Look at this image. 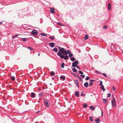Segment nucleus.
Wrapping results in <instances>:
<instances>
[{
	"instance_id": "1",
	"label": "nucleus",
	"mask_w": 123,
	"mask_h": 123,
	"mask_svg": "<svg viewBox=\"0 0 123 123\" xmlns=\"http://www.w3.org/2000/svg\"><path fill=\"white\" fill-rule=\"evenodd\" d=\"M65 49L63 48H61L59 49L58 52L57 53V55L60 57L62 59H64L65 60H66L69 58V57L67 55L65 56L63 55H62V53L65 54Z\"/></svg>"
},
{
	"instance_id": "2",
	"label": "nucleus",
	"mask_w": 123,
	"mask_h": 123,
	"mask_svg": "<svg viewBox=\"0 0 123 123\" xmlns=\"http://www.w3.org/2000/svg\"><path fill=\"white\" fill-rule=\"evenodd\" d=\"M79 62L77 60L75 61L72 63V66L74 67H76L77 65L78 64Z\"/></svg>"
},
{
	"instance_id": "3",
	"label": "nucleus",
	"mask_w": 123,
	"mask_h": 123,
	"mask_svg": "<svg viewBox=\"0 0 123 123\" xmlns=\"http://www.w3.org/2000/svg\"><path fill=\"white\" fill-rule=\"evenodd\" d=\"M111 104L112 107L116 106V102L115 99H113L111 101Z\"/></svg>"
},
{
	"instance_id": "4",
	"label": "nucleus",
	"mask_w": 123,
	"mask_h": 123,
	"mask_svg": "<svg viewBox=\"0 0 123 123\" xmlns=\"http://www.w3.org/2000/svg\"><path fill=\"white\" fill-rule=\"evenodd\" d=\"M44 102L45 105L48 108L49 107V105L47 102V100L46 99H44Z\"/></svg>"
},
{
	"instance_id": "5",
	"label": "nucleus",
	"mask_w": 123,
	"mask_h": 123,
	"mask_svg": "<svg viewBox=\"0 0 123 123\" xmlns=\"http://www.w3.org/2000/svg\"><path fill=\"white\" fill-rule=\"evenodd\" d=\"M32 34L34 35H37L38 34V33L37 31L35 30H33L31 32Z\"/></svg>"
},
{
	"instance_id": "6",
	"label": "nucleus",
	"mask_w": 123,
	"mask_h": 123,
	"mask_svg": "<svg viewBox=\"0 0 123 123\" xmlns=\"http://www.w3.org/2000/svg\"><path fill=\"white\" fill-rule=\"evenodd\" d=\"M55 43L53 42H51L49 44V46L52 48H53L55 46Z\"/></svg>"
},
{
	"instance_id": "7",
	"label": "nucleus",
	"mask_w": 123,
	"mask_h": 123,
	"mask_svg": "<svg viewBox=\"0 0 123 123\" xmlns=\"http://www.w3.org/2000/svg\"><path fill=\"white\" fill-rule=\"evenodd\" d=\"M50 12L54 13L55 12V11L54 8H50Z\"/></svg>"
},
{
	"instance_id": "8",
	"label": "nucleus",
	"mask_w": 123,
	"mask_h": 123,
	"mask_svg": "<svg viewBox=\"0 0 123 123\" xmlns=\"http://www.w3.org/2000/svg\"><path fill=\"white\" fill-rule=\"evenodd\" d=\"M65 54L66 55H67L68 54H69L70 53V51L69 50H65Z\"/></svg>"
},
{
	"instance_id": "9",
	"label": "nucleus",
	"mask_w": 123,
	"mask_h": 123,
	"mask_svg": "<svg viewBox=\"0 0 123 123\" xmlns=\"http://www.w3.org/2000/svg\"><path fill=\"white\" fill-rule=\"evenodd\" d=\"M100 119L99 118L95 119V121L96 123H99Z\"/></svg>"
},
{
	"instance_id": "10",
	"label": "nucleus",
	"mask_w": 123,
	"mask_h": 123,
	"mask_svg": "<svg viewBox=\"0 0 123 123\" xmlns=\"http://www.w3.org/2000/svg\"><path fill=\"white\" fill-rule=\"evenodd\" d=\"M43 94V92H42L40 93L38 95L39 97L40 98H40L41 97H42Z\"/></svg>"
},
{
	"instance_id": "11",
	"label": "nucleus",
	"mask_w": 123,
	"mask_h": 123,
	"mask_svg": "<svg viewBox=\"0 0 123 123\" xmlns=\"http://www.w3.org/2000/svg\"><path fill=\"white\" fill-rule=\"evenodd\" d=\"M88 85V82H85L84 84V86L86 88H87Z\"/></svg>"
},
{
	"instance_id": "12",
	"label": "nucleus",
	"mask_w": 123,
	"mask_h": 123,
	"mask_svg": "<svg viewBox=\"0 0 123 123\" xmlns=\"http://www.w3.org/2000/svg\"><path fill=\"white\" fill-rule=\"evenodd\" d=\"M75 94L77 97H78L79 96V92L78 91H76L75 93Z\"/></svg>"
},
{
	"instance_id": "13",
	"label": "nucleus",
	"mask_w": 123,
	"mask_h": 123,
	"mask_svg": "<svg viewBox=\"0 0 123 123\" xmlns=\"http://www.w3.org/2000/svg\"><path fill=\"white\" fill-rule=\"evenodd\" d=\"M53 50V51L55 52H57L58 51V49L56 48H54Z\"/></svg>"
},
{
	"instance_id": "14",
	"label": "nucleus",
	"mask_w": 123,
	"mask_h": 123,
	"mask_svg": "<svg viewBox=\"0 0 123 123\" xmlns=\"http://www.w3.org/2000/svg\"><path fill=\"white\" fill-rule=\"evenodd\" d=\"M31 96L32 97L34 98L35 97V93H34L33 92H31Z\"/></svg>"
},
{
	"instance_id": "15",
	"label": "nucleus",
	"mask_w": 123,
	"mask_h": 123,
	"mask_svg": "<svg viewBox=\"0 0 123 123\" xmlns=\"http://www.w3.org/2000/svg\"><path fill=\"white\" fill-rule=\"evenodd\" d=\"M70 60L72 61H74L75 60V58L74 57H71L70 58Z\"/></svg>"
},
{
	"instance_id": "16",
	"label": "nucleus",
	"mask_w": 123,
	"mask_h": 123,
	"mask_svg": "<svg viewBox=\"0 0 123 123\" xmlns=\"http://www.w3.org/2000/svg\"><path fill=\"white\" fill-rule=\"evenodd\" d=\"M108 9L109 10H110L111 9V5L110 3L108 4Z\"/></svg>"
},
{
	"instance_id": "17",
	"label": "nucleus",
	"mask_w": 123,
	"mask_h": 123,
	"mask_svg": "<svg viewBox=\"0 0 123 123\" xmlns=\"http://www.w3.org/2000/svg\"><path fill=\"white\" fill-rule=\"evenodd\" d=\"M66 77L65 76H61L60 77V79H62L63 80L65 79Z\"/></svg>"
},
{
	"instance_id": "18",
	"label": "nucleus",
	"mask_w": 123,
	"mask_h": 123,
	"mask_svg": "<svg viewBox=\"0 0 123 123\" xmlns=\"http://www.w3.org/2000/svg\"><path fill=\"white\" fill-rule=\"evenodd\" d=\"M11 78L12 81H14L15 79V77L14 76H11Z\"/></svg>"
},
{
	"instance_id": "19",
	"label": "nucleus",
	"mask_w": 123,
	"mask_h": 123,
	"mask_svg": "<svg viewBox=\"0 0 123 123\" xmlns=\"http://www.w3.org/2000/svg\"><path fill=\"white\" fill-rule=\"evenodd\" d=\"M102 86L101 87V89L102 90L104 91L105 90V88H104V86L102 85V86Z\"/></svg>"
},
{
	"instance_id": "20",
	"label": "nucleus",
	"mask_w": 123,
	"mask_h": 123,
	"mask_svg": "<svg viewBox=\"0 0 123 123\" xmlns=\"http://www.w3.org/2000/svg\"><path fill=\"white\" fill-rule=\"evenodd\" d=\"M90 109L93 110L95 109V108L94 107H93L92 106H90Z\"/></svg>"
},
{
	"instance_id": "21",
	"label": "nucleus",
	"mask_w": 123,
	"mask_h": 123,
	"mask_svg": "<svg viewBox=\"0 0 123 123\" xmlns=\"http://www.w3.org/2000/svg\"><path fill=\"white\" fill-rule=\"evenodd\" d=\"M87 105L86 103H84L83 104V106L84 108H87Z\"/></svg>"
},
{
	"instance_id": "22",
	"label": "nucleus",
	"mask_w": 123,
	"mask_h": 123,
	"mask_svg": "<svg viewBox=\"0 0 123 123\" xmlns=\"http://www.w3.org/2000/svg\"><path fill=\"white\" fill-rule=\"evenodd\" d=\"M72 70L74 72H77V71L75 68H74L72 69Z\"/></svg>"
},
{
	"instance_id": "23",
	"label": "nucleus",
	"mask_w": 123,
	"mask_h": 123,
	"mask_svg": "<svg viewBox=\"0 0 123 123\" xmlns=\"http://www.w3.org/2000/svg\"><path fill=\"white\" fill-rule=\"evenodd\" d=\"M76 77H77L78 78H79L80 79V81H82V79H81V77H80L78 75H76Z\"/></svg>"
},
{
	"instance_id": "24",
	"label": "nucleus",
	"mask_w": 123,
	"mask_h": 123,
	"mask_svg": "<svg viewBox=\"0 0 123 123\" xmlns=\"http://www.w3.org/2000/svg\"><path fill=\"white\" fill-rule=\"evenodd\" d=\"M89 119L91 121H93V118L92 117L90 116L89 117Z\"/></svg>"
},
{
	"instance_id": "25",
	"label": "nucleus",
	"mask_w": 123,
	"mask_h": 123,
	"mask_svg": "<svg viewBox=\"0 0 123 123\" xmlns=\"http://www.w3.org/2000/svg\"><path fill=\"white\" fill-rule=\"evenodd\" d=\"M65 64L64 63H62L61 66V67L62 68H63Z\"/></svg>"
},
{
	"instance_id": "26",
	"label": "nucleus",
	"mask_w": 123,
	"mask_h": 123,
	"mask_svg": "<svg viewBox=\"0 0 123 123\" xmlns=\"http://www.w3.org/2000/svg\"><path fill=\"white\" fill-rule=\"evenodd\" d=\"M27 49H30V51L32 50L33 49L30 47H29L27 48Z\"/></svg>"
},
{
	"instance_id": "27",
	"label": "nucleus",
	"mask_w": 123,
	"mask_h": 123,
	"mask_svg": "<svg viewBox=\"0 0 123 123\" xmlns=\"http://www.w3.org/2000/svg\"><path fill=\"white\" fill-rule=\"evenodd\" d=\"M103 102L105 103H106L107 101V100L106 99H103Z\"/></svg>"
},
{
	"instance_id": "28",
	"label": "nucleus",
	"mask_w": 123,
	"mask_h": 123,
	"mask_svg": "<svg viewBox=\"0 0 123 123\" xmlns=\"http://www.w3.org/2000/svg\"><path fill=\"white\" fill-rule=\"evenodd\" d=\"M108 27L107 25H104L103 26V28L104 29H107Z\"/></svg>"
},
{
	"instance_id": "29",
	"label": "nucleus",
	"mask_w": 123,
	"mask_h": 123,
	"mask_svg": "<svg viewBox=\"0 0 123 123\" xmlns=\"http://www.w3.org/2000/svg\"><path fill=\"white\" fill-rule=\"evenodd\" d=\"M51 75H55V73L54 72H51L50 73Z\"/></svg>"
},
{
	"instance_id": "30",
	"label": "nucleus",
	"mask_w": 123,
	"mask_h": 123,
	"mask_svg": "<svg viewBox=\"0 0 123 123\" xmlns=\"http://www.w3.org/2000/svg\"><path fill=\"white\" fill-rule=\"evenodd\" d=\"M74 83H75V84H78V83H79L78 81V80H75Z\"/></svg>"
},
{
	"instance_id": "31",
	"label": "nucleus",
	"mask_w": 123,
	"mask_h": 123,
	"mask_svg": "<svg viewBox=\"0 0 123 123\" xmlns=\"http://www.w3.org/2000/svg\"><path fill=\"white\" fill-rule=\"evenodd\" d=\"M88 38V36L87 35H86L85 37V40H86Z\"/></svg>"
},
{
	"instance_id": "32",
	"label": "nucleus",
	"mask_w": 123,
	"mask_h": 123,
	"mask_svg": "<svg viewBox=\"0 0 123 123\" xmlns=\"http://www.w3.org/2000/svg\"><path fill=\"white\" fill-rule=\"evenodd\" d=\"M40 34L41 36H47V35L45 34L44 33H41Z\"/></svg>"
},
{
	"instance_id": "33",
	"label": "nucleus",
	"mask_w": 123,
	"mask_h": 123,
	"mask_svg": "<svg viewBox=\"0 0 123 123\" xmlns=\"http://www.w3.org/2000/svg\"><path fill=\"white\" fill-rule=\"evenodd\" d=\"M73 56V55L72 53H70L69 54V56L70 57H71Z\"/></svg>"
},
{
	"instance_id": "34",
	"label": "nucleus",
	"mask_w": 123,
	"mask_h": 123,
	"mask_svg": "<svg viewBox=\"0 0 123 123\" xmlns=\"http://www.w3.org/2000/svg\"><path fill=\"white\" fill-rule=\"evenodd\" d=\"M78 72L79 74H83V72H82V71H79Z\"/></svg>"
},
{
	"instance_id": "35",
	"label": "nucleus",
	"mask_w": 123,
	"mask_h": 123,
	"mask_svg": "<svg viewBox=\"0 0 123 123\" xmlns=\"http://www.w3.org/2000/svg\"><path fill=\"white\" fill-rule=\"evenodd\" d=\"M80 76L83 78H84L85 77V75L84 74H81Z\"/></svg>"
},
{
	"instance_id": "36",
	"label": "nucleus",
	"mask_w": 123,
	"mask_h": 123,
	"mask_svg": "<svg viewBox=\"0 0 123 123\" xmlns=\"http://www.w3.org/2000/svg\"><path fill=\"white\" fill-rule=\"evenodd\" d=\"M111 94L110 93H108L107 94V97H111Z\"/></svg>"
},
{
	"instance_id": "37",
	"label": "nucleus",
	"mask_w": 123,
	"mask_h": 123,
	"mask_svg": "<svg viewBox=\"0 0 123 123\" xmlns=\"http://www.w3.org/2000/svg\"><path fill=\"white\" fill-rule=\"evenodd\" d=\"M90 78L89 77L87 76L86 77V80H88Z\"/></svg>"
},
{
	"instance_id": "38",
	"label": "nucleus",
	"mask_w": 123,
	"mask_h": 123,
	"mask_svg": "<svg viewBox=\"0 0 123 123\" xmlns=\"http://www.w3.org/2000/svg\"><path fill=\"white\" fill-rule=\"evenodd\" d=\"M26 40V38H22V40L24 42Z\"/></svg>"
},
{
	"instance_id": "39",
	"label": "nucleus",
	"mask_w": 123,
	"mask_h": 123,
	"mask_svg": "<svg viewBox=\"0 0 123 123\" xmlns=\"http://www.w3.org/2000/svg\"><path fill=\"white\" fill-rule=\"evenodd\" d=\"M18 36V35H14L12 37V38H15V37H17Z\"/></svg>"
},
{
	"instance_id": "40",
	"label": "nucleus",
	"mask_w": 123,
	"mask_h": 123,
	"mask_svg": "<svg viewBox=\"0 0 123 123\" xmlns=\"http://www.w3.org/2000/svg\"><path fill=\"white\" fill-rule=\"evenodd\" d=\"M100 85L102 86V81L101 80L100 81Z\"/></svg>"
},
{
	"instance_id": "41",
	"label": "nucleus",
	"mask_w": 123,
	"mask_h": 123,
	"mask_svg": "<svg viewBox=\"0 0 123 123\" xmlns=\"http://www.w3.org/2000/svg\"><path fill=\"white\" fill-rule=\"evenodd\" d=\"M49 38H50L52 40H54L55 39V38L52 37L51 36L49 37Z\"/></svg>"
},
{
	"instance_id": "42",
	"label": "nucleus",
	"mask_w": 123,
	"mask_h": 123,
	"mask_svg": "<svg viewBox=\"0 0 123 123\" xmlns=\"http://www.w3.org/2000/svg\"><path fill=\"white\" fill-rule=\"evenodd\" d=\"M112 89L114 91H115L116 90V88L114 86H113L112 87Z\"/></svg>"
},
{
	"instance_id": "43",
	"label": "nucleus",
	"mask_w": 123,
	"mask_h": 123,
	"mask_svg": "<svg viewBox=\"0 0 123 123\" xmlns=\"http://www.w3.org/2000/svg\"><path fill=\"white\" fill-rule=\"evenodd\" d=\"M103 75L105 77H107V75H106V74H105L103 73Z\"/></svg>"
},
{
	"instance_id": "44",
	"label": "nucleus",
	"mask_w": 123,
	"mask_h": 123,
	"mask_svg": "<svg viewBox=\"0 0 123 123\" xmlns=\"http://www.w3.org/2000/svg\"><path fill=\"white\" fill-rule=\"evenodd\" d=\"M93 84V83L92 82H90L89 83V85L90 86H91Z\"/></svg>"
},
{
	"instance_id": "45",
	"label": "nucleus",
	"mask_w": 123,
	"mask_h": 123,
	"mask_svg": "<svg viewBox=\"0 0 123 123\" xmlns=\"http://www.w3.org/2000/svg\"><path fill=\"white\" fill-rule=\"evenodd\" d=\"M24 17V15H22L21 17L20 16V15H19V18L23 17Z\"/></svg>"
},
{
	"instance_id": "46",
	"label": "nucleus",
	"mask_w": 123,
	"mask_h": 123,
	"mask_svg": "<svg viewBox=\"0 0 123 123\" xmlns=\"http://www.w3.org/2000/svg\"><path fill=\"white\" fill-rule=\"evenodd\" d=\"M96 72L97 73V74H99L100 73V72L98 71L97 70H96Z\"/></svg>"
},
{
	"instance_id": "47",
	"label": "nucleus",
	"mask_w": 123,
	"mask_h": 123,
	"mask_svg": "<svg viewBox=\"0 0 123 123\" xmlns=\"http://www.w3.org/2000/svg\"><path fill=\"white\" fill-rule=\"evenodd\" d=\"M94 81H95L94 80H92V79H91L90 80V81H91V82H92Z\"/></svg>"
},
{
	"instance_id": "48",
	"label": "nucleus",
	"mask_w": 123,
	"mask_h": 123,
	"mask_svg": "<svg viewBox=\"0 0 123 123\" xmlns=\"http://www.w3.org/2000/svg\"><path fill=\"white\" fill-rule=\"evenodd\" d=\"M73 74L74 75V76L75 77H76V75H77L76 74H75V73H73Z\"/></svg>"
},
{
	"instance_id": "49",
	"label": "nucleus",
	"mask_w": 123,
	"mask_h": 123,
	"mask_svg": "<svg viewBox=\"0 0 123 123\" xmlns=\"http://www.w3.org/2000/svg\"><path fill=\"white\" fill-rule=\"evenodd\" d=\"M76 67H77L78 69H80V68L79 66H76Z\"/></svg>"
},
{
	"instance_id": "50",
	"label": "nucleus",
	"mask_w": 123,
	"mask_h": 123,
	"mask_svg": "<svg viewBox=\"0 0 123 123\" xmlns=\"http://www.w3.org/2000/svg\"><path fill=\"white\" fill-rule=\"evenodd\" d=\"M77 86L78 87V88L79 87V83L77 84Z\"/></svg>"
},
{
	"instance_id": "51",
	"label": "nucleus",
	"mask_w": 123,
	"mask_h": 123,
	"mask_svg": "<svg viewBox=\"0 0 123 123\" xmlns=\"http://www.w3.org/2000/svg\"><path fill=\"white\" fill-rule=\"evenodd\" d=\"M57 47L59 48V49H60L61 48H60V46H58V47Z\"/></svg>"
},
{
	"instance_id": "52",
	"label": "nucleus",
	"mask_w": 123,
	"mask_h": 123,
	"mask_svg": "<svg viewBox=\"0 0 123 123\" xmlns=\"http://www.w3.org/2000/svg\"><path fill=\"white\" fill-rule=\"evenodd\" d=\"M2 21L0 22V25H1L2 24Z\"/></svg>"
},
{
	"instance_id": "53",
	"label": "nucleus",
	"mask_w": 123,
	"mask_h": 123,
	"mask_svg": "<svg viewBox=\"0 0 123 123\" xmlns=\"http://www.w3.org/2000/svg\"><path fill=\"white\" fill-rule=\"evenodd\" d=\"M52 80H53L55 79V78H54V77H52Z\"/></svg>"
},
{
	"instance_id": "54",
	"label": "nucleus",
	"mask_w": 123,
	"mask_h": 123,
	"mask_svg": "<svg viewBox=\"0 0 123 123\" xmlns=\"http://www.w3.org/2000/svg\"><path fill=\"white\" fill-rule=\"evenodd\" d=\"M83 95V94L82 93L81 94V96H82Z\"/></svg>"
},
{
	"instance_id": "55",
	"label": "nucleus",
	"mask_w": 123,
	"mask_h": 123,
	"mask_svg": "<svg viewBox=\"0 0 123 123\" xmlns=\"http://www.w3.org/2000/svg\"><path fill=\"white\" fill-rule=\"evenodd\" d=\"M38 55L39 56H40V54L39 53H38Z\"/></svg>"
},
{
	"instance_id": "56",
	"label": "nucleus",
	"mask_w": 123,
	"mask_h": 123,
	"mask_svg": "<svg viewBox=\"0 0 123 123\" xmlns=\"http://www.w3.org/2000/svg\"><path fill=\"white\" fill-rule=\"evenodd\" d=\"M35 123H38V122H36Z\"/></svg>"
},
{
	"instance_id": "57",
	"label": "nucleus",
	"mask_w": 123,
	"mask_h": 123,
	"mask_svg": "<svg viewBox=\"0 0 123 123\" xmlns=\"http://www.w3.org/2000/svg\"><path fill=\"white\" fill-rule=\"evenodd\" d=\"M101 114L103 113V111H101Z\"/></svg>"
},
{
	"instance_id": "58",
	"label": "nucleus",
	"mask_w": 123,
	"mask_h": 123,
	"mask_svg": "<svg viewBox=\"0 0 123 123\" xmlns=\"http://www.w3.org/2000/svg\"><path fill=\"white\" fill-rule=\"evenodd\" d=\"M18 14H19V13H17V15H18Z\"/></svg>"
},
{
	"instance_id": "59",
	"label": "nucleus",
	"mask_w": 123,
	"mask_h": 123,
	"mask_svg": "<svg viewBox=\"0 0 123 123\" xmlns=\"http://www.w3.org/2000/svg\"><path fill=\"white\" fill-rule=\"evenodd\" d=\"M50 85H52V84H51V83H50Z\"/></svg>"
},
{
	"instance_id": "60",
	"label": "nucleus",
	"mask_w": 123,
	"mask_h": 123,
	"mask_svg": "<svg viewBox=\"0 0 123 123\" xmlns=\"http://www.w3.org/2000/svg\"><path fill=\"white\" fill-rule=\"evenodd\" d=\"M103 116V113L101 114V116Z\"/></svg>"
},
{
	"instance_id": "61",
	"label": "nucleus",
	"mask_w": 123,
	"mask_h": 123,
	"mask_svg": "<svg viewBox=\"0 0 123 123\" xmlns=\"http://www.w3.org/2000/svg\"><path fill=\"white\" fill-rule=\"evenodd\" d=\"M71 85V84H69V85Z\"/></svg>"
}]
</instances>
